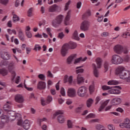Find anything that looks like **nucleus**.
<instances>
[{
  "instance_id": "obj_1",
  "label": "nucleus",
  "mask_w": 130,
  "mask_h": 130,
  "mask_svg": "<svg viewBox=\"0 0 130 130\" xmlns=\"http://www.w3.org/2000/svg\"><path fill=\"white\" fill-rule=\"evenodd\" d=\"M129 73H130L129 70H126L123 66H119L115 70V75L118 76L122 80H125Z\"/></svg>"
},
{
  "instance_id": "obj_2",
  "label": "nucleus",
  "mask_w": 130,
  "mask_h": 130,
  "mask_svg": "<svg viewBox=\"0 0 130 130\" xmlns=\"http://www.w3.org/2000/svg\"><path fill=\"white\" fill-rule=\"evenodd\" d=\"M15 118L17 119L18 122L17 124L18 125H20V126H23V128L24 129H29L30 128V123H29V121L28 120H25L23 122L21 118L22 117L21 116V114H17L15 116Z\"/></svg>"
},
{
  "instance_id": "obj_3",
  "label": "nucleus",
  "mask_w": 130,
  "mask_h": 130,
  "mask_svg": "<svg viewBox=\"0 0 130 130\" xmlns=\"http://www.w3.org/2000/svg\"><path fill=\"white\" fill-rule=\"evenodd\" d=\"M87 92H88L87 87L85 86H82L79 87L78 89L77 95L79 96V97H81L83 98L87 95Z\"/></svg>"
},
{
  "instance_id": "obj_4",
  "label": "nucleus",
  "mask_w": 130,
  "mask_h": 130,
  "mask_svg": "<svg viewBox=\"0 0 130 130\" xmlns=\"http://www.w3.org/2000/svg\"><path fill=\"white\" fill-rule=\"evenodd\" d=\"M122 61H123L122 58L116 54L113 55L111 59V62L113 64H119L122 63Z\"/></svg>"
},
{
  "instance_id": "obj_5",
  "label": "nucleus",
  "mask_w": 130,
  "mask_h": 130,
  "mask_svg": "<svg viewBox=\"0 0 130 130\" xmlns=\"http://www.w3.org/2000/svg\"><path fill=\"white\" fill-rule=\"evenodd\" d=\"M90 28V22L85 20L81 23L80 29L83 32H87L89 31Z\"/></svg>"
},
{
  "instance_id": "obj_6",
  "label": "nucleus",
  "mask_w": 130,
  "mask_h": 130,
  "mask_svg": "<svg viewBox=\"0 0 130 130\" xmlns=\"http://www.w3.org/2000/svg\"><path fill=\"white\" fill-rule=\"evenodd\" d=\"M14 69H15V62L12 61L8 65V70L12 75V81H14L15 78H16V72L13 71Z\"/></svg>"
},
{
  "instance_id": "obj_7",
  "label": "nucleus",
  "mask_w": 130,
  "mask_h": 130,
  "mask_svg": "<svg viewBox=\"0 0 130 130\" xmlns=\"http://www.w3.org/2000/svg\"><path fill=\"white\" fill-rule=\"evenodd\" d=\"M119 126L121 128H129L130 126V119L126 117L124 119L123 122L119 124Z\"/></svg>"
},
{
  "instance_id": "obj_8",
  "label": "nucleus",
  "mask_w": 130,
  "mask_h": 130,
  "mask_svg": "<svg viewBox=\"0 0 130 130\" xmlns=\"http://www.w3.org/2000/svg\"><path fill=\"white\" fill-rule=\"evenodd\" d=\"M59 114H61L59 115ZM63 114V111H58L56 112V113L54 114L55 116H57V115H59L58 116V121L59 123H63L64 122V116L62 115Z\"/></svg>"
},
{
  "instance_id": "obj_9",
  "label": "nucleus",
  "mask_w": 130,
  "mask_h": 130,
  "mask_svg": "<svg viewBox=\"0 0 130 130\" xmlns=\"http://www.w3.org/2000/svg\"><path fill=\"white\" fill-rule=\"evenodd\" d=\"M120 90H121V87L119 86H115V88L108 90V92L109 94H114L115 95H117L121 93Z\"/></svg>"
},
{
  "instance_id": "obj_10",
  "label": "nucleus",
  "mask_w": 130,
  "mask_h": 130,
  "mask_svg": "<svg viewBox=\"0 0 130 130\" xmlns=\"http://www.w3.org/2000/svg\"><path fill=\"white\" fill-rule=\"evenodd\" d=\"M12 102H7L6 104L4 105L3 107V109L5 112H7L8 114H11V112H13L11 109H12Z\"/></svg>"
},
{
  "instance_id": "obj_11",
  "label": "nucleus",
  "mask_w": 130,
  "mask_h": 130,
  "mask_svg": "<svg viewBox=\"0 0 130 130\" xmlns=\"http://www.w3.org/2000/svg\"><path fill=\"white\" fill-rule=\"evenodd\" d=\"M67 95L71 98H75V97L77 96V91H76V89L74 88H68Z\"/></svg>"
},
{
  "instance_id": "obj_12",
  "label": "nucleus",
  "mask_w": 130,
  "mask_h": 130,
  "mask_svg": "<svg viewBox=\"0 0 130 130\" xmlns=\"http://www.w3.org/2000/svg\"><path fill=\"white\" fill-rule=\"evenodd\" d=\"M69 47L70 45L69 44H64L63 45L61 49V54L62 56L64 57L68 54V51L69 50Z\"/></svg>"
},
{
  "instance_id": "obj_13",
  "label": "nucleus",
  "mask_w": 130,
  "mask_h": 130,
  "mask_svg": "<svg viewBox=\"0 0 130 130\" xmlns=\"http://www.w3.org/2000/svg\"><path fill=\"white\" fill-rule=\"evenodd\" d=\"M114 51L118 54H120L123 52V47L120 44L116 45L114 47Z\"/></svg>"
},
{
  "instance_id": "obj_14",
  "label": "nucleus",
  "mask_w": 130,
  "mask_h": 130,
  "mask_svg": "<svg viewBox=\"0 0 130 130\" xmlns=\"http://www.w3.org/2000/svg\"><path fill=\"white\" fill-rule=\"evenodd\" d=\"M60 10H61V8L57 6V5L56 4H54L52 6H51L49 8V12H50V13H53L54 12L59 11H60Z\"/></svg>"
},
{
  "instance_id": "obj_15",
  "label": "nucleus",
  "mask_w": 130,
  "mask_h": 130,
  "mask_svg": "<svg viewBox=\"0 0 130 130\" xmlns=\"http://www.w3.org/2000/svg\"><path fill=\"white\" fill-rule=\"evenodd\" d=\"M15 101L17 103H23L24 101V96L20 94H17L15 95Z\"/></svg>"
},
{
  "instance_id": "obj_16",
  "label": "nucleus",
  "mask_w": 130,
  "mask_h": 130,
  "mask_svg": "<svg viewBox=\"0 0 130 130\" xmlns=\"http://www.w3.org/2000/svg\"><path fill=\"white\" fill-rule=\"evenodd\" d=\"M46 88V83L45 82L40 81L37 84V89L39 90H45Z\"/></svg>"
},
{
  "instance_id": "obj_17",
  "label": "nucleus",
  "mask_w": 130,
  "mask_h": 130,
  "mask_svg": "<svg viewBox=\"0 0 130 130\" xmlns=\"http://www.w3.org/2000/svg\"><path fill=\"white\" fill-rule=\"evenodd\" d=\"M64 83H69V85H72L73 83V76L69 77L68 75H65L64 77Z\"/></svg>"
},
{
  "instance_id": "obj_18",
  "label": "nucleus",
  "mask_w": 130,
  "mask_h": 130,
  "mask_svg": "<svg viewBox=\"0 0 130 130\" xmlns=\"http://www.w3.org/2000/svg\"><path fill=\"white\" fill-rule=\"evenodd\" d=\"M111 103L113 105H118L121 103V99L115 98L112 100Z\"/></svg>"
},
{
  "instance_id": "obj_19",
  "label": "nucleus",
  "mask_w": 130,
  "mask_h": 130,
  "mask_svg": "<svg viewBox=\"0 0 130 130\" xmlns=\"http://www.w3.org/2000/svg\"><path fill=\"white\" fill-rule=\"evenodd\" d=\"M76 57L77 54H76L71 55V56L68 57V58L67 59V62L68 64H71L73 60H74V59H75V58H76Z\"/></svg>"
},
{
  "instance_id": "obj_20",
  "label": "nucleus",
  "mask_w": 130,
  "mask_h": 130,
  "mask_svg": "<svg viewBox=\"0 0 130 130\" xmlns=\"http://www.w3.org/2000/svg\"><path fill=\"white\" fill-rule=\"evenodd\" d=\"M85 82V79L84 77L82 76L81 74H78L77 77V83L78 85H80V84H82Z\"/></svg>"
},
{
  "instance_id": "obj_21",
  "label": "nucleus",
  "mask_w": 130,
  "mask_h": 130,
  "mask_svg": "<svg viewBox=\"0 0 130 130\" xmlns=\"http://www.w3.org/2000/svg\"><path fill=\"white\" fill-rule=\"evenodd\" d=\"M18 37L21 41H25V35H24L23 30L21 28L18 30Z\"/></svg>"
},
{
  "instance_id": "obj_22",
  "label": "nucleus",
  "mask_w": 130,
  "mask_h": 130,
  "mask_svg": "<svg viewBox=\"0 0 130 130\" xmlns=\"http://www.w3.org/2000/svg\"><path fill=\"white\" fill-rule=\"evenodd\" d=\"M87 60V57H85L84 58H83L82 57H80L78 58H77L74 61V64H77V63H80V62L82 61H85Z\"/></svg>"
},
{
  "instance_id": "obj_23",
  "label": "nucleus",
  "mask_w": 130,
  "mask_h": 130,
  "mask_svg": "<svg viewBox=\"0 0 130 130\" xmlns=\"http://www.w3.org/2000/svg\"><path fill=\"white\" fill-rule=\"evenodd\" d=\"M70 18H71V11H68L67 13V15L65 18L64 20V24L66 26H68L70 23H69V21H70Z\"/></svg>"
},
{
  "instance_id": "obj_24",
  "label": "nucleus",
  "mask_w": 130,
  "mask_h": 130,
  "mask_svg": "<svg viewBox=\"0 0 130 130\" xmlns=\"http://www.w3.org/2000/svg\"><path fill=\"white\" fill-rule=\"evenodd\" d=\"M92 67L93 69V74H94V77H95V78H98V77L99 76V72H98V70H97V67H96V64L93 63Z\"/></svg>"
},
{
  "instance_id": "obj_25",
  "label": "nucleus",
  "mask_w": 130,
  "mask_h": 130,
  "mask_svg": "<svg viewBox=\"0 0 130 130\" xmlns=\"http://www.w3.org/2000/svg\"><path fill=\"white\" fill-rule=\"evenodd\" d=\"M1 57L3 59L8 60L10 59L11 56H10L9 53H8V52H3L1 54Z\"/></svg>"
},
{
  "instance_id": "obj_26",
  "label": "nucleus",
  "mask_w": 130,
  "mask_h": 130,
  "mask_svg": "<svg viewBox=\"0 0 130 130\" xmlns=\"http://www.w3.org/2000/svg\"><path fill=\"white\" fill-rule=\"evenodd\" d=\"M72 39H75V40H80V38H79L78 31L75 30L74 31V32L72 34Z\"/></svg>"
},
{
  "instance_id": "obj_27",
  "label": "nucleus",
  "mask_w": 130,
  "mask_h": 130,
  "mask_svg": "<svg viewBox=\"0 0 130 130\" xmlns=\"http://www.w3.org/2000/svg\"><path fill=\"white\" fill-rule=\"evenodd\" d=\"M109 102V100L105 101L100 106V108L99 109V111L100 112L102 111V110L104 109V108L105 107V106H107Z\"/></svg>"
},
{
  "instance_id": "obj_28",
  "label": "nucleus",
  "mask_w": 130,
  "mask_h": 130,
  "mask_svg": "<svg viewBox=\"0 0 130 130\" xmlns=\"http://www.w3.org/2000/svg\"><path fill=\"white\" fill-rule=\"evenodd\" d=\"M54 20H55L60 24H61L62 20H63V16H62V15H58Z\"/></svg>"
},
{
  "instance_id": "obj_29",
  "label": "nucleus",
  "mask_w": 130,
  "mask_h": 130,
  "mask_svg": "<svg viewBox=\"0 0 130 130\" xmlns=\"http://www.w3.org/2000/svg\"><path fill=\"white\" fill-rule=\"evenodd\" d=\"M96 64L98 66V69H101V66H102V60L100 58H97L96 59Z\"/></svg>"
},
{
  "instance_id": "obj_30",
  "label": "nucleus",
  "mask_w": 130,
  "mask_h": 130,
  "mask_svg": "<svg viewBox=\"0 0 130 130\" xmlns=\"http://www.w3.org/2000/svg\"><path fill=\"white\" fill-rule=\"evenodd\" d=\"M91 13L90 10H87L85 14L83 15L82 18L85 19V18H88L91 17Z\"/></svg>"
},
{
  "instance_id": "obj_31",
  "label": "nucleus",
  "mask_w": 130,
  "mask_h": 130,
  "mask_svg": "<svg viewBox=\"0 0 130 130\" xmlns=\"http://www.w3.org/2000/svg\"><path fill=\"white\" fill-rule=\"evenodd\" d=\"M61 23L57 22L56 20L54 19L52 21V25L53 27H54V28H57V27H59V25H60Z\"/></svg>"
},
{
  "instance_id": "obj_32",
  "label": "nucleus",
  "mask_w": 130,
  "mask_h": 130,
  "mask_svg": "<svg viewBox=\"0 0 130 130\" xmlns=\"http://www.w3.org/2000/svg\"><path fill=\"white\" fill-rule=\"evenodd\" d=\"M93 102H94V100L92 99H89L86 102L87 107H91L92 106V104H93Z\"/></svg>"
},
{
  "instance_id": "obj_33",
  "label": "nucleus",
  "mask_w": 130,
  "mask_h": 130,
  "mask_svg": "<svg viewBox=\"0 0 130 130\" xmlns=\"http://www.w3.org/2000/svg\"><path fill=\"white\" fill-rule=\"evenodd\" d=\"M83 107H84V104H82L77 108L75 109V112L76 113H80V112H82V110H83Z\"/></svg>"
},
{
  "instance_id": "obj_34",
  "label": "nucleus",
  "mask_w": 130,
  "mask_h": 130,
  "mask_svg": "<svg viewBox=\"0 0 130 130\" xmlns=\"http://www.w3.org/2000/svg\"><path fill=\"white\" fill-rule=\"evenodd\" d=\"M71 49H75L77 47V43L73 42H70L68 44Z\"/></svg>"
},
{
  "instance_id": "obj_35",
  "label": "nucleus",
  "mask_w": 130,
  "mask_h": 130,
  "mask_svg": "<svg viewBox=\"0 0 130 130\" xmlns=\"http://www.w3.org/2000/svg\"><path fill=\"white\" fill-rule=\"evenodd\" d=\"M2 119L3 122H9V120H10V117H8L7 115H4L2 117Z\"/></svg>"
},
{
  "instance_id": "obj_36",
  "label": "nucleus",
  "mask_w": 130,
  "mask_h": 130,
  "mask_svg": "<svg viewBox=\"0 0 130 130\" xmlns=\"http://www.w3.org/2000/svg\"><path fill=\"white\" fill-rule=\"evenodd\" d=\"M119 82L116 80H111L108 82V85H118Z\"/></svg>"
},
{
  "instance_id": "obj_37",
  "label": "nucleus",
  "mask_w": 130,
  "mask_h": 130,
  "mask_svg": "<svg viewBox=\"0 0 130 130\" xmlns=\"http://www.w3.org/2000/svg\"><path fill=\"white\" fill-rule=\"evenodd\" d=\"M0 74L3 75V76H7L8 75V70L5 69H1Z\"/></svg>"
},
{
  "instance_id": "obj_38",
  "label": "nucleus",
  "mask_w": 130,
  "mask_h": 130,
  "mask_svg": "<svg viewBox=\"0 0 130 130\" xmlns=\"http://www.w3.org/2000/svg\"><path fill=\"white\" fill-rule=\"evenodd\" d=\"M13 21L14 23H16V22H18V21H20V18L17 15L14 14L13 17Z\"/></svg>"
},
{
  "instance_id": "obj_39",
  "label": "nucleus",
  "mask_w": 130,
  "mask_h": 130,
  "mask_svg": "<svg viewBox=\"0 0 130 130\" xmlns=\"http://www.w3.org/2000/svg\"><path fill=\"white\" fill-rule=\"evenodd\" d=\"M47 119L46 118H43L42 119H38V124L40 126H41V123L42 122H43V121H46Z\"/></svg>"
},
{
  "instance_id": "obj_40",
  "label": "nucleus",
  "mask_w": 130,
  "mask_h": 130,
  "mask_svg": "<svg viewBox=\"0 0 130 130\" xmlns=\"http://www.w3.org/2000/svg\"><path fill=\"white\" fill-rule=\"evenodd\" d=\"M41 46H40V45H39V44H36L35 47H34V50L35 51H37V50H41Z\"/></svg>"
},
{
  "instance_id": "obj_41",
  "label": "nucleus",
  "mask_w": 130,
  "mask_h": 130,
  "mask_svg": "<svg viewBox=\"0 0 130 130\" xmlns=\"http://www.w3.org/2000/svg\"><path fill=\"white\" fill-rule=\"evenodd\" d=\"M0 4L4 6H7L9 4V0H0Z\"/></svg>"
},
{
  "instance_id": "obj_42",
  "label": "nucleus",
  "mask_w": 130,
  "mask_h": 130,
  "mask_svg": "<svg viewBox=\"0 0 130 130\" xmlns=\"http://www.w3.org/2000/svg\"><path fill=\"white\" fill-rule=\"evenodd\" d=\"M71 5V0H69L65 5L64 11H68L69 10V7Z\"/></svg>"
},
{
  "instance_id": "obj_43",
  "label": "nucleus",
  "mask_w": 130,
  "mask_h": 130,
  "mask_svg": "<svg viewBox=\"0 0 130 130\" xmlns=\"http://www.w3.org/2000/svg\"><path fill=\"white\" fill-rule=\"evenodd\" d=\"M94 86L93 85H90L89 87V91L90 92V94H93L94 93Z\"/></svg>"
},
{
  "instance_id": "obj_44",
  "label": "nucleus",
  "mask_w": 130,
  "mask_h": 130,
  "mask_svg": "<svg viewBox=\"0 0 130 130\" xmlns=\"http://www.w3.org/2000/svg\"><path fill=\"white\" fill-rule=\"evenodd\" d=\"M38 78L42 81H45V76L43 74H39L38 75Z\"/></svg>"
},
{
  "instance_id": "obj_45",
  "label": "nucleus",
  "mask_w": 130,
  "mask_h": 130,
  "mask_svg": "<svg viewBox=\"0 0 130 130\" xmlns=\"http://www.w3.org/2000/svg\"><path fill=\"white\" fill-rule=\"evenodd\" d=\"M109 66V64L108 63V62L105 61L104 63V68H105V72H107V71H108Z\"/></svg>"
},
{
  "instance_id": "obj_46",
  "label": "nucleus",
  "mask_w": 130,
  "mask_h": 130,
  "mask_svg": "<svg viewBox=\"0 0 130 130\" xmlns=\"http://www.w3.org/2000/svg\"><path fill=\"white\" fill-rule=\"evenodd\" d=\"M33 9L32 8H30L27 12V16L28 17H32V12Z\"/></svg>"
},
{
  "instance_id": "obj_47",
  "label": "nucleus",
  "mask_w": 130,
  "mask_h": 130,
  "mask_svg": "<svg viewBox=\"0 0 130 130\" xmlns=\"http://www.w3.org/2000/svg\"><path fill=\"white\" fill-rule=\"evenodd\" d=\"M52 101V96L49 95L47 97V103L48 104L49 103H50Z\"/></svg>"
},
{
  "instance_id": "obj_48",
  "label": "nucleus",
  "mask_w": 130,
  "mask_h": 130,
  "mask_svg": "<svg viewBox=\"0 0 130 130\" xmlns=\"http://www.w3.org/2000/svg\"><path fill=\"white\" fill-rule=\"evenodd\" d=\"M63 37H64V34H63V32H61L58 34V38H59L60 39H62Z\"/></svg>"
},
{
  "instance_id": "obj_49",
  "label": "nucleus",
  "mask_w": 130,
  "mask_h": 130,
  "mask_svg": "<svg viewBox=\"0 0 130 130\" xmlns=\"http://www.w3.org/2000/svg\"><path fill=\"white\" fill-rule=\"evenodd\" d=\"M25 34L27 38H31L32 37V34L30 31H25Z\"/></svg>"
},
{
  "instance_id": "obj_50",
  "label": "nucleus",
  "mask_w": 130,
  "mask_h": 130,
  "mask_svg": "<svg viewBox=\"0 0 130 130\" xmlns=\"http://www.w3.org/2000/svg\"><path fill=\"white\" fill-rule=\"evenodd\" d=\"M123 60L125 62H128L130 60V57L128 55H127L124 57Z\"/></svg>"
},
{
  "instance_id": "obj_51",
  "label": "nucleus",
  "mask_w": 130,
  "mask_h": 130,
  "mask_svg": "<svg viewBox=\"0 0 130 130\" xmlns=\"http://www.w3.org/2000/svg\"><path fill=\"white\" fill-rule=\"evenodd\" d=\"M67 124L69 128H72V127H73V124L72 123V121H71V120L68 121Z\"/></svg>"
},
{
  "instance_id": "obj_52",
  "label": "nucleus",
  "mask_w": 130,
  "mask_h": 130,
  "mask_svg": "<svg viewBox=\"0 0 130 130\" xmlns=\"http://www.w3.org/2000/svg\"><path fill=\"white\" fill-rule=\"evenodd\" d=\"M8 62L7 61L2 60L0 63L1 67H4V66H7Z\"/></svg>"
},
{
  "instance_id": "obj_53",
  "label": "nucleus",
  "mask_w": 130,
  "mask_h": 130,
  "mask_svg": "<svg viewBox=\"0 0 130 130\" xmlns=\"http://www.w3.org/2000/svg\"><path fill=\"white\" fill-rule=\"evenodd\" d=\"M60 93L62 96H66V92L64 91V88L63 87H61L60 89Z\"/></svg>"
},
{
  "instance_id": "obj_54",
  "label": "nucleus",
  "mask_w": 130,
  "mask_h": 130,
  "mask_svg": "<svg viewBox=\"0 0 130 130\" xmlns=\"http://www.w3.org/2000/svg\"><path fill=\"white\" fill-rule=\"evenodd\" d=\"M95 117V114L90 113L86 116V118H94Z\"/></svg>"
},
{
  "instance_id": "obj_55",
  "label": "nucleus",
  "mask_w": 130,
  "mask_h": 130,
  "mask_svg": "<svg viewBox=\"0 0 130 130\" xmlns=\"http://www.w3.org/2000/svg\"><path fill=\"white\" fill-rule=\"evenodd\" d=\"M108 128L109 130H115V127L112 124H109L108 125Z\"/></svg>"
},
{
  "instance_id": "obj_56",
  "label": "nucleus",
  "mask_w": 130,
  "mask_h": 130,
  "mask_svg": "<svg viewBox=\"0 0 130 130\" xmlns=\"http://www.w3.org/2000/svg\"><path fill=\"white\" fill-rule=\"evenodd\" d=\"M123 53L124 54H126L128 53V49H127V47H124L123 49Z\"/></svg>"
},
{
  "instance_id": "obj_57",
  "label": "nucleus",
  "mask_w": 130,
  "mask_h": 130,
  "mask_svg": "<svg viewBox=\"0 0 130 130\" xmlns=\"http://www.w3.org/2000/svg\"><path fill=\"white\" fill-rule=\"evenodd\" d=\"M84 69H79L76 71V74H79L80 73H84Z\"/></svg>"
},
{
  "instance_id": "obj_58",
  "label": "nucleus",
  "mask_w": 130,
  "mask_h": 130,
  "mask_svg": "<svg viewBox=\"0 0 130 130\" xmlns=\"http://www.w3.org/2000/svg\"><path fill=\"white\" fill-rule=\"evenodd\" d=\"M100 100H101V97L100 96H98L95 99V104H98Z\"/></svg>"
},
{
  "instance_id": "obj_59",
  "label": "nucleus",
  "mask_w": 130,
  "mask_h": 130,
  "mask_svg": "<svg viewBox=\"0 0 130 130\" xmlns=\"http://www.w3.org/2000/svg\"><path fill=\"white\" fill-rule=\"evenodd\" d=\"M46 31H47V32L48 33V34L50 36V37L51 38L52 37V34H51V32H50V28L48 27L46 29Z\"/></svg>"
},
{
  "instance_id": "obj_60",
  "label": "nucleus",
  "mask_w": 130,
  "mask_h": 130,
  "mask_svg": "<svg viewBox=\"0 0 130 130\" xmlns=\"http://www.w3.org/2000/svg\"><path fill=\"white\" fill-rule=\"evenodd\" d=\"M21 3L20 0H16L15 2V6L16 8H18L19 7V5H20V3Z\"/></svg>"
},
{
  "instance_id": "obj_61",
  "label": "nucleus",
  "mask_w": 130,
  "mask_h": 130,
  "mask_svg": "<svg viewBox=\"0 0 130 130\" xmlns=\"http://www.w3.org/2000/svg\"><path fill=\"white\" fill-rule=\"evenodd\" d=\"M116 111H117L118 112H120V113H122V112H123L124 111L123 110L122 108L119 107L116 109Z\"/></svg>"
},
{
  "instance_id": "obj_62",
  "label": "nucleus",
  "mask_w": 130,
  "mask_h": 130,
  "mask_svg": "<svg viewBox=\"0 0 130 130\" xmlns=\"http://www.w3.org/2000/svg\"><path fill=\"white\" fill-rule=\"evenodd\" d=\"M47 77H49V78H53V75H52V73H51V72L49 71H48Z\"/></svg>"
},
{
  "instance_id": "obj_63",
  "label": "nucleus",
  "mask_w": 130,
  "mask_h": 130,
  "mask_svg": "<svg viewBox=\"0 0 130 130\" xmlns=\"http://www.w3.org/2000/svg\"><path fill=\"white\" fill-rule=\"evenodd\" d=\"M102 89L103 90H109V89H110V87L106 85H104L102 86Z\"/></svg>"
},
{
  "instance_id": "obj_64",
  "label": "nucleus",
  "mask_w": 130,
  "mask_h": 130,
  "mask_svg": "<svg viewBox=\"0 0 130 130\" xmlns=\"http://www.w3.org/2000/svg\"><path fill=\"white\" fill-rule=\"evenodd\" d=\"M102 125L98 124L95 126V129L96 130H100L101 128H102Z\"/></svg>"
}]
</instances>
